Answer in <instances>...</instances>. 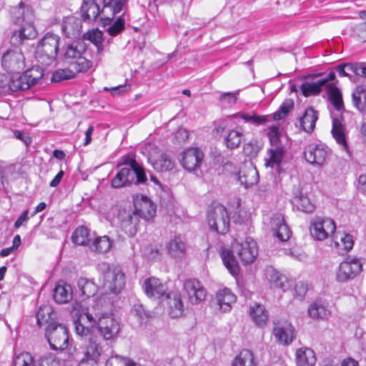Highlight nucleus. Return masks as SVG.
I'll use <instances>...</instances> for the list:
<instances>
[{
    "label": "nucleus",
    "instance_id": "obj_28",
    "mask_svg": "<svg viewBox=\"0 0 366 366\" xmlns=\"http://www.w3.org/2000/svg\"><path fill=\"white\" fill-rule=\"evenodd\" d=\"M317 359L313 350L302 347L298 348L295 352V362L297 366H314Z\"/></svg>",
    "mask_w": 366,
    "mask_h": 366
},
{
    "label": "nucleus",
    "instance_id": "obj_14",
    "mask_svg": "<svg viewBox=\"0 0 366 366\" xmlns=\"http://www.w3.org/2000/svg\"><path fill=\"white\" fill-rule=\"evenodd\" d=\"M83 338L86 340L84 346V358L98 363L100 357L104 352L101 340L92 332L86 337Z\"/></svg>",
    "mask_w": 366,
    "mask_h": 366
},
{
    "label": "nucleus",
    "instance_id": "obj_17",
    "mask_svg": "<svg viewBox=\"0 0 366 366\" xmlns=\"http://www.w3.org/2000/svg\"><path fill=\"white\" fill-rule=\"evenodd\" d=\"M184 290L188 300L192 305H197L205 300L206 290L199 281L195 279L187 280L184 284Z\"/></svg>",
    "mask_w": 366,
    "mask_h": 366
},
{
    "label": "nucleus",
    "instance_id": "obj_4",
    "mask_svg": "<svg viewBox=\"0 0 366 366\" xmlns=\"http://www.w3.org/2000/svg\"><path fill=\"white\" fill-rule=\"evenodd\" d=\"M60 36L47 32L39 41L35 50V57L43 66H49L56 59L60 42Z\"/></svg>",
    "mask_w": 366,
    "mask_h": 366
},
{
    "label": "nucleus",
    "instance_id": "obj_35",
    "mask_svg": "<svg viewBox=\"0 0 366 366\" xmlns=\"http://www.w3.org/2000/svg\"><path fill=\"white\" fill-rule=\"evenodd\" d=\"M240 184L247 188L257 182L258 172L252 167L240 169L237 175Z\"/></svg>",
    "mask_w": 366,
    "mask_h": 366
},
{
    "label": "nucleus",
    "instance_id": "obj_27",
    "mask_svg": "<svg viewBox=\"0 0 366 366\" xmlns=\"http://www.w3.org/2000/svg\"><path fill=\"white\" fill-rule=\"evenodd\" d=\"M127 0H109L108 3L104 4L102 13H111V16L101 18L102 24L105 26L109 24L116 14L122 11L127 4Z\"/></svg>",
    "mask_w": 366,
    "mask_h": 366
},
{
    "label": "nucleus",
    "instance_id": "obj_30",
    "mask_svg": "<svg viewBox=\"0 0 366 366\" xmlns=\"http://www.w3.org/2000/svg\"><path fill=\"white\" fill-rule=\"evenodd\" d=\"M265 275L272 287L285 290L288 287V281L286 276L280 273L272 267H267Z\"/></svg>",
    "mask_w": 366,
    "mask_h": 366
},
{
    "label": "nucleus",
    "instance_id": "obj_48",
    "mask_svg": "<svg viewBox=\"0 0 366 366\" xmlns=\"http://www.w3.org/2000/svg\"><path fill=\"white\" fill-rule=\"evenodd\" d=\"M245 122L252 124L255 126H259L271 121V115H257L254 113L252 114L247 113H239L236 114Z\"/></svg>",
    "mask_w": 366,
    "mask_h": 366
},
{
    "label": "nucleus",
    "instance_id": "obj_26",
    "mask_svg": "<svg viewBox=\"0 0 366 366\" xmlns=\"http://www.w3.org/2000/svg\"><path fill=\"white\" fill-rule=\"evenodd\" d=\"M332 241L333 246L338 253L347 252L352 249L354 245L352 236L340 231L334 234Z\"/></svg>",
    "mask_w": 366,
    "mask_h": 366
},
{
    "label": "nucleus",
    "instance_id": "obj_44",
    "mask_svg": "<svg viewBox=\"0 0 366 366\" xmlns=\"http://www.w3.org/2000/svg\"><path fill=\"white\" fill-rule=\"evenodd\" d=\"M309 316L314 319H327L330 315V312L322 303L315 302L311 304L307 310Z\"/></svg>",
    "mask_w": 366,
    "mask_h": 366
},
{
    "label": "nucleus",
    "instance_id": "obj_9",
    "mask_svg": "<svg viewBox=\"0 0 366 366\" xmlns=\"http://www.w3.org/2000/svg\"><path fill=\"white\" fill-rule=\"evenodd\" d=\"M86 51L85 46L73 43L69 45L64 52V59L76 71H87L92 66V62L82 56Z\"/></svg>",
    "mask_w": 366,
    "mask_h": 366
},
{
    "label": "nucleus",
    "instance_id": "obj_52",
    "mask_svg": "<svg viewBox=\"0 0 366 366\" xmlns=\"http://www.w3.org/2000/svg\"><path fill=\"white\" fill-rule=\"evenodd\" d=\"M326 81H320L318 83L305 82L301 85V90L304 96L317 94L320 92L322 86Z\"/></svg>",
    "mask_w": 366,
    "mask_h": 366
},
{
    "label": "nucleus",
    "instance_id": "obj_15",
    "mask_svg": "<svg viewBox=\"0 0 366 366\" xmlns=\"http://www.w3.org/2000/svg\"><path fill=\"white\" fill-rule=\"evenodd\" d=\"M34 17L30 11L27 14V21L20 24L21 28L15 31L11 36V41L14 44H21L25 39H34L36 36V31L34 26Z\"/></svg>",
    "mask_w": 366,
    "mask_h": 366
},
{
    "label": "nucleus",
    "instance_id": "obj_10",
    "mask_svg": "<svg viewBox=\"0 0 366 366\" xmlns=\"http://www.w3.org/2000/svg\"><path fill=\"white\" fill-rule=\"evenodd\" d=\"M362 267L359 259L347 257L339 265L336 271V280L340 283L352 280L360 273Z\"/></svg>",
    "mask_w": 366,
    "mask_h": 366
},
{
    "label": "nucleus",
    "instance_id": "obj_61",
    "mask_svg": "<svg viewBox=\"0 0 366 366\" xmlns=\"http://www.w3.org/2000/svg\"><path fill=\"white\" fill-rule=\"evenodd\" d=\"M308 290V285L303 282H299L295 287V295L300 300H302L306 295Z\"/></svg>",
    "mask_w": 366,
    "mask_h": 366
},
{
    "label": "nucleus",
    "instance_id": "obj_32",
    "mask_svg": "<svg viewBox=\"0 0 366 366\" xmlns=\"http://www.w3.org/2000/svg\"><path fill=\"white\" fill-rule=\"evenodd\" d=\"M216 299L219 309L223 312L229 311L232 305L236 301V296L228 288L219 290L216 294Z\"/></svg>",
    "mask_w": 366,
    "mask_h": 366
},
{
    "label": "nucleus",
    "instance_id": "obj_33",
    "mask_svg": "<svg viewBox=\"0 0 366 366\" xmlns=\"http://www.w3.org/2000/svg\"><path fill=\"white\" fill-rule=\"evenodd\" d=\"M249 316L253 322L259 327L266 326L269 316L265 307L260 304H255L250 307Z\"/></svg>",
    "mask_w": 366,
    "mask_h": 366
},
{
    "label": "nucleus",
    "instance_id": "obj_39",
    "mask_svg": "<svg viewBox=\"0 0 366 366\" xmlns=\"http://www.w3.org/2000/svg\"><path fill=\"white\" fill-rule=\"evenodd\" d=\"M81 11L84 21L95 20L100 14L99 7L94 0H84Z\"/></svg>",
    "mask_w": 366,
    "mask_h": 366
},
{
    "label": "nucleus",
    "instance_id": "obj_55",
    "mask_svg": "<svg viewBox=\"0 0 366 366\" xmlns=\"http://www.w3.org/2000/svg\"><path fill=\"white\" fill-rule=\"evenodd\" d=\"M106 366H137V364L130 359L115 355L107 360Z\"/></svg>",
    "mask_w": 366,
    "mask_h": 366
},
{
    "label": "nucleus",
    "instance_id": "obj_51",
    "mask_svg": "<svg viewBox=\"0 0 366 366\" xmlns=\"http://www.w3.org/2000/svg\"><path fill=\"white\" fill-rule=\"evenodd\" d=\"M281 133L279 125L274 124L268 127L267 137L270 147H283L280 140Z\"/></svg>",
    "mask_w": 366,
    "mask_h": 366
},
{
    "label": "nucleus",
    "instance_id": "obj_5",
    "mask_svg": "<svg viewBox=\"0 0 366 366\" xmlns=\"http://www.w3.org/2000/svg\"><path fill=\"white\" fill-rule=\"evenodd\" d=\"M100 280L106 291L118 295L125 286V274L120 267L102 263L98 265Z\"/></svg>",
    "mask_w": 366,
    "mask_h": 366
},
{
    "label": "nucleus",
    "instance_id": "obj_56",
    "mask_svg": "<svg viewBox=\"0 0 366 366\" xmlns=\"http://www.w3.org/2000/svg\"><path fill=\"white\" fill-rule=\"evenodd\" d=\"M14 366H34V359L29 352H21L16 355L13 360Z\"/></svg>",
    "mask_w": 366,
    "mask_h": 366
},
{
    "label": "nucleus",
    "instance_id": "obj_21",
    "mask_svg": "<svg viewBox=\"0 0 366 366\" xmlns=\"http://www.w3.org/2000/svg\"><path fill=\"white\" fill-rule=\"evenodd\" d=\"M204 154L201 149L192 147L184 152L181 164L185 169L193 171L200 166Z\"/></svg>",
    "mask_w": 366,
    "mask_h": 366
},
{
    "label": "nucleus",
    "instance_id": "obj_37",
    "mask_svg": "<svg viewBox=\"0 0 366 366\" xmlns=\"http://www.w3.org/2000/svg\"><path fill=\"white\" fill-rule=\"evenodd\" d=\"M292 204L294 208L305 213H311L315 209V204L302 192H299L298 194L294 196L292 199Z\"/></svg>",
    "mask_w": 366,
    "mask_h": 366
},
{
    "label": "nucleus",
    "instance_id": "obj_53",
    "mask_svg": "<svg viewBox=\"0 0 366 366\" xmlns=\"http://www.w3.org/2000/svg\"><path fill=\"white\" fill-rule=\"evenodd\" d=\"M86 71H76L74 67L69 65V68L59 69L53 75V79L59 81L64 79H69L75 76L79 72H85Z\"/></svg>",
    "mask_w": 366,
    "mask_h": 366
},
{
    "label": "nucleus",
    "instance_id": "obj_2",
    "mask_svg": "<svg viewBox=\"0 0 366 366\" xmlns=\"http://www.w3.org/2000/svg\"><path fill=\"white\" fill-rule=\"evenodd\" d=\"M122 164L127 167L122 168L112 179V187L121 188L132 182L138 184L147 182V179L143 167L135 159L126 157Z\"/></svg>",
    "mask_w": 366,
    "mask_h": 366
},
{
    "label": "nucleus",
    "instance_id": "obj_63",
    "mask_svg": "<svg viewBox=\"0 0 366 366\" xmlns=\"http://www.w3.org/2000/svg\"><path fill=\"white\" fill-rule=\"evenodd\" d=\"M238 94L239 91H237L236 92L224 93L221 95L220 100L228 104H235L237 102V95Z\"/></svg>",
    "mask_w": 366,
    "mask_h": 366
},
{
    "label": "nucleus",
    "instance_id": "obj_16",
    "mask_svg": "<svg viewBox=\"0 0 366 366\" xmlns=\"http://www.w3.org/2000/svg\"><path fill=\"white\" fill-rule=\"evenodd\" d=\"M332 126L331 133L332 137L335 139L336 143L341 147V149L349 154V146L347 142V129L344 124V119L342 114L337 117L332 115Z\"/></svg>",
    "mask_w": 366,
    "mask_h": 366
},
{
    "label": "nucleus",
    "instance_id": "obj_41",
    "mask_svg": "<svg viewBox=\"0 0 366 366\" xmlns=\"http://www.w3.org/2000/svg\"><path fill=\"white\" fill-rule=\"evenodd\" d=\"M153 168L158 172L170 171L174 167V162L166 154H161L157 158H149Z\"/></svg>",
    "mask_w": 366,
    "mask_h": 366
},
{
    "label": "nucleus",
    "instance_id": "obj_54",
    "mask_svg": "<svg viewBox=\"0 0 366 366\" xmlns=\"http://www.w3.org/2000/svg\"><path fill=\"white\" fill-rule=\"evenodd\" d=\"M242 132L235 129L230 130L225 138L227 147L230 149L239 147L242 142Z\"/></svg>",
    "mask_w": 366,
    "mask_h": 366
},
{
    "label": "nucleus",
    "instance_id": "obj_8",
    "mask_svg": "<svg viewBox=\"0 0 366 366\" xmlns=\"http://www.w3.org/2000/svg\"><path fill=\"white\" fill-rule=\"evenodd\" d=\"M26 66V59L20 49H9L1 57V67L8 74H19Z\"/></svg>",
    "mask_w": 366,
    "mask_h": 366
},
{
    "label": "nucleus",
    "instance_id": "obj_13",
    "mask_svg": "<svg viewBox=\"0 0 366 366\" xmlns=\"http://www.w3.org/2000/svg\"><path fill=\"white\" fill-rule=\"evenodd\" d=\"M233 248L244 264L252 263L258 254L257 242L250 237L241 243H235Z\"/></svg>",
    "mask_w": 366,
    "mask_h": 366
},
{
    "label": "nucleus",
    "instance_id": "obj_43",
    "mask_svg": "<svg viewBox=\"0 0 366 366\" xmlns=\"http://www.w3.org/2000/svg\"><path fill=\"white\" fill-rule=\"evenodd\" d=\"M327 95L332 106L342 114L344 110V105L340 90L335 86L329 85L327 88Z\"/></svg>",
    "mask_w": 366,
    "mask_h": 366
},
{
    "label": "nucleus",
    "instance_id": "obj_23",
    "mask_svg": "<svg viewBox=\"0 0 366 366\" xmlns=\"http://www.w3.org/2000/svg\"><path fill=\"white\" fill-rule=\"evenodd\" d=\"M271 227L274 234L282 242L289 239L291 230L285 224L284 217L280 213L274 214L271 218Z\"/></svg>",
    "mask_w": 366,
    "mask_h": 366
},
{
    "label": "nucleus",
    "instance_id": "obj_7",
    "mask_svg": "<svg viewBox=\"0 0 366 366\" xmlns=\"http://www.w3.org/2000/svg\"><path fill=\"white\" fill-rule=\"evenodd\" d=\"M45 337L51 350L64 351L68 346V329L63 324H49L46 328Z\"/></svg>",
    "mask_w": 366,
    "mask_h": 366
},
{
    "label": "nucleus",
    "instance_id": "obj_34",
    "mask_svg": "<svg viewBox=\"0 0 366 366\" xmlns=\"http://www.w3.org/2000/svg\"><path fill=\"white\" fill-rule=\"evenodd\" d=\"M317 119L318 112L313 108L308 107L305 110L303 115L300 118V123L305 132L310 133L313 132Z\"/></svg>",
    "mask_w": 366,
    "mask_h": 366
},
{
    "label": "nucleus",
    "instance_id": "obj_45",
    "mask_svg": "<svg viewBox=\"0 0 366 366\" xmlns=\"http://www.w3.org/2000/svg\"><path fill=\"white\" fill-rule=\"evenodd\" d=\"M112 245V241L107 236H102L96 238L92 244H89V249L92 251L104 254L110 250Z\"/></svg>",
    "mask_w": 366,
    "mask_h": 366
},
{
    "label": "nucleus",
    "instance_id": "obj_40",
    "mask_svg": "<svg viewBox=\"0 0 366 366\" xmlns=\"http://www.w3.org/2000/svg\"><path fill=\"white\" fill-rule=\"evenodd\" d=\"M354 106L361 112L366 113V85H359L352 92Z\"/></svg>",
    "mask_w": 366,
    "mask_h": 366
},
{
    "label": "nucleus",
    "instance_id": "obj_1",
    "mask_svg": "<svg viewBox=\"0 0 366 366\" xmlns=\"http://www.w3.org/2000/svg\"><path fill=\"white\" fill-rule=\"evenodd\" d=\"M74 325L76 335L86 337L91 332L94 333V328H97L105 341L117 339L120 330L119 322L112 313L104 310L102 300L95 302L86 311L79 314L74 320Z\"/></svg>",
    "mask_w": 366,
    "mask_h": 366
},
{
    "label": "nucleus",
    "instance_id": "obj_20",
    "mask_svg": "<svg viewBox=\"0 0 366 366\" xmlns=\"http://www.w3.org/2000/svg\"><path fill=\"white\" fill-rule=\"evenodd\" d=\"M273 334L277 342L284 345H290L295 338L294 327L287 321L275 323Z\"/></svg>",
    "mask_w": 366,
    "mask_h": 366
},
{
    "label": "nucleus",
    "instance_id": "obj_6",
    "mask_svg": "<svg viewBox=\"0 0 366 366\" xmlns=\"http://www.w3.org/2000/svg\"><path fill=\"white\" fill-rule=\"evenodd\" d=\"M207 222L212 231L226 234L229 231V217L225 207L220 204L212 205L207 213Z\"/></svg>",
    "mask_w": 366,
    "mask_h": 366
},
{
    "label": "nucleus",
    "instance_id": "obj_60",
    "mask_svg": "<svg viewBox=\"0 0 366 366\" xmlns=\"http://www.w3.org/2000/svg\"><path fill=\"white\" fill-rule=\"evenodd\" d=\"M285 254L298 261H304L307 257L305 253L298 248L285 249Z\"/></svg>",
    "mask_w": 366,
    "mask_h": 366
},
{
    "label": "nucleus",
    "instance_id": "obj_46",
    "mask_svg": "<svg viewBox=\"0 0 366 366\" xmlns=\"http://www.w3.org/2000/svg\"><path fill=\"white\" fill-rule=\"evenodd\" d=\"M77 287L81 295L86 297H93L97 291L96 284L92 280L85 277H80L78 280Z\"/></svg>",
    "mask_w": 366,
    "mask_h": 366
},
{
    "label": "nucleus",
    "instance_id": "obj_3",
    "mask_svg": "<svg viewBox=\"0 0 366 366\" xmlns=\"http://www.w3.org/2000/svg\"><path fill=\"white\" fill-rule=\"evenodd\" d=\"M44 75L43 69L39 66H34L19 76H12L5 85H1L2 92L9 94L29 89L35 85Z\"/></svg>",
    "mask_w": 366,
    "mask_h": 366
},
{
    "label": "nucleus",
    "instance_id": "obj_31",
    "mask_svg": "<svg viewBox=\"0 0 366 366\" xmlns=\"http://www.w3.org/2000/svg\"><path fill=\"white\" fill-rule=\"evenodd\" d=\"M285 156L284 147H270L267 149V156L265 157V166L278 169Z\"/></svg>",
    "mask_w": 366,
    "mask_h": 366
},
{
    "label": "nucleus",
    "instance_id": "obj_50",
    "mask_svg": "<svg viewBox=\"0 0 366 366\" xmlns=\"http://www.w3.org/2000/svg\"><path fill=\"white\" fill-rule=\"evenodd\" d=\"M294 107V102L291 99H286L282 105L280 107L279 109L273 113L272 114H270L271 119L272 120H280L284 119L288 113Z\"/></svg>",
    "mask_w": 366,
    "mask_h": 366
},
{
    "label": "nucleus",
    "instance_id": "obj_58",
    "mask_svg": "<svg viewBox=\"0 0 366 366\" xmlns=\"http://www.w3.org/2000/svg\"><path fill=\"white\" fill-rule=\"evenodd\" d=\"M132 311L133 315L139 319L141 323L146 322L149 317V312H147L143 305L140 304H135Z\"/></svg>",
    "mask_w": 366,
    "mask_h": 366
},
{
    "label": "nucleus",
    "instance_id": "obj_22",
    "mask_svg": "<svg viewBox=\"0 0 366 366\" xmlns=\"http://www.w3.org/2000/svg\"><path fill=\"white\" fill-rule=\"evenodd\" d=\"M144 290L147 297L159 299L167 295V287L160 280L156 277H149L144 280Z\"/></svg>",
    "mask_w": 366,
    "mask_h": 366
},
{
    "label": "nucleus",
    "instance_id": "obj_49",
    "mask_svg": "<svg viewBox=\"0 0 366 366\" xmlns=\"http://www.w3.org/2000/svg\"><path fill=\"white\" fill-rule=\"evenodd\" d=\"M232 366H254L252 352L249 350H242L233 360Z\"/></svg>",
    "mask_w": 366,
    "mask_h": 366
},
{
    "label": "nucleus",
    "instance_id": "obj_42",
    "mask_svg": "<svg viewBox=\"0 0 366 366\" xmlns=\"http://www.w3.org/2000/svg\"><path fill=\"white\" fill-rule=\"evenodd\" d=\"M29 11L31 16L34 17L31 8L26 6L23 3H20L19 6L11 8L10 11L14 22L19 24L27 21V14Z\"/></svg>",
    "mask_w": 366,
    "mask_h": 366
},
{
    "label": "nucleus",
    "instance_id": "obj_57",
    "mask_svg": "<svg viewBox=\"0 0 366 366\" xmlns=\"http://www.w3.org/2000/svg\"><path fill=\"white\" fill-rule=\"evenodd\" d=\"M124 19L122 17L118 18L107 29L108 34L112 36H115L124 29Z\"/></svg>",
    "mask_w": 366,
    "mask_h": 366
},
{
    "label": "nucleus",
    "instance_id": "obj_59",
    "mask_svg": "<svg viewBox=\"0 0 366 366\" xmlns=\"http://www.w3.org/2000/svg\"><path fill=\"white\" fill-rule=\"evenodd\" d=\"M39 366H60V361L55 355L48 353L40 359Z\"/></svg>",
    "mask_w": 366,
    "mask_h": 366
},
{
    "label": "nucleus",
    "instance_id": "obj_25",
    "mask_svg": "<svg viewBox=\"0 0 366 366\" xmlns=\"http://www.w3.org/2000/svg\"><path fill=\"white\" fill-rule=\"evenodd\" d=\"M169 307V315L172 318H179L184 314V305L181 294L178 292H170L166 296Z\"/></svg>",
    "mask_w": 366,
    "mask_h": 366
},
{
    "label": "nucleus",
    "instance_id": "obj_47",
    "mask_svg": "<svg viewBox=\"0 0 366 366\" xmlns=\"http://www.w3.org/2000/svg\"><path fill=\"white\" fill-rule=\"evenodd\" d=\"M71 239L75 244L81 246L89 245L91 240L89 231L84 226L79 227L74 232Z\"/></svg>",
    "mask_w": 366,
    "mask_h": 366
},
{
    "label": "nucleus",
    "instance_id": "obj_12",
    "mask_svg": "<svg viewBox=\"0 0 366 366\" xmlns=\"http://www.w3.org/2000/svg\"><path fill=\"white\" fill-rule=\"evenodd\" d=\"M330 149L324 144L308 145L304 152L306 161L316 167L324 165L330 156Z\"/></svg>",
    "mask_w": 366,
    "mask_h": 366
},
{
    "label": "nucleus",
    "instance_id": "obj_24",
    "mask_svg": "<svg viewBox=\"0 0 366 366\" xmlns=\"http://www.w3.org/2000/svg\"><path fill=\"white\" fill-rule=\"evenodd\" d=\"M81 21L80 19L74 16H66L63 19L61 30L68 38H78L81 32Z\"/></svg>",
    "mask_w": 366,
    "mask_h": 366
},
{
    "label": "nucleus",
    "instance_id": "obj_18",
    "mask_svg": "<svg viewBox=\"0 0 366 366\" xmlns=\"http://www.w3.org/2000/svg\"><path fill=\"white\" fill-rule=\"evenodd\" d=\"M118 219L122 229L124 231L129 237L134 236L137 231V224L139 222L137 214L131 210L122 209L119 211Z\"/></svg>",
    "mask_w": 366,
    "mask_h": 366
},
{
    "label": "nucleus",
    "instance_id": "obj_38",
    "mask_svg": "<svg viewBox=\"0 0 366 366\" xmlns=\"http://www.w3.org/2000/svg\"><path fill=\"white\" fill-rule=\"evenodd\" d=\"M220 255L224 266L229 273L233 276L237 275L239 272V267L232 252L228 249L222 248Z\"/></svg>",
    "mask_w": 366,
    "mask_h": 366
},
{
    "label": "nucleus",
    "instance_id": "obj_36",
    "mask_svg": "<svg viewBox=\"0 0 366 366\" xmlns=\"http://www.w3.org/2000/svg\"><path fill=\"white\" fill-rule=\"evenodd\" d=\"M169 254L173 258H182L184 257L187 245L180 237H174L167 246Z\"/></svg>",
    "mask_w": 366,
    "mask_h": 366
},
{
    "label": "nucleus",
    "instance_id": "obj_19",
    "mask_svg": "<svg viewBox=\"0 0 366 366\" xmlns=\"http://www.w3.org/2000/svg\"><path fill=\"white\" fill-rule=\"evenodd\" d=\"M134 213L138 218L142 217L149 220L154 217L156 213V207L154 203L146 196H138L134 199Z\"/></svg>",
    "mask_w": 366,
    "mask_h": 366
},
{
    "label": "nucleus",
    "instance_id": "obj_64",
    "mask_svg": "<svg viewBox=\"0 0 366 366\" xmlns=\"http://www.w3.org/2000/svg\"><path fill=\"white\" fill-rule=\"evenodd\" d=\"M243 151L247 156H255L258 152L257 146L253 142H249L244 145Z\"/></svg>",
    "mask_w": 366,
    "mask_h": 366
},
{
    "label": "nucleus",
    "instance_id": "obj_29",
    "mask_svg": "<svg viewBox=\"0 0 366 366\" xmlns=\"http://www.w3.org/2000/svg\"><path fill=\"white\" fill-rule=\"evenodd\" d=\"M73 297L71 286L64 282H59L56 284L54 290V299L59 304H65L69 302Z\"/></svg>",
    "mask_w": 366,
    "mask_h": 366
},
{
    "label": "nucleus",
    "instance_id": "obj_11",
    "mask_svg": "<svg viewBox=\"0 0 366 366\" xmlns=\"http://www.w3.org/2000/svg\"><path fill=\"white\" fill-rule=\"evenodd\" d=\"M310 228L311 235L317 240L322 241L335 233L336 226L330 218L315 217L311 220Z\"/></svg>",
    "mask_w": 366,
    "mask_h": 366
},
{
    "label": "nucleus",
    "instance_id": "obj_62",
    "mask_svg": "<svg viewBox=\"0 0 366 366\" xmlns=\"http://www.w3.org/2000/svg\"><path fill=\"white\" fill-rule=\"evenodd\" d=\"M360 17L365 21L360 25L358 36L362 41H366V10L360 12Z\"/></svg>",
    "mask_w": 366,
    "mask_h": 366
}]
</instances>
